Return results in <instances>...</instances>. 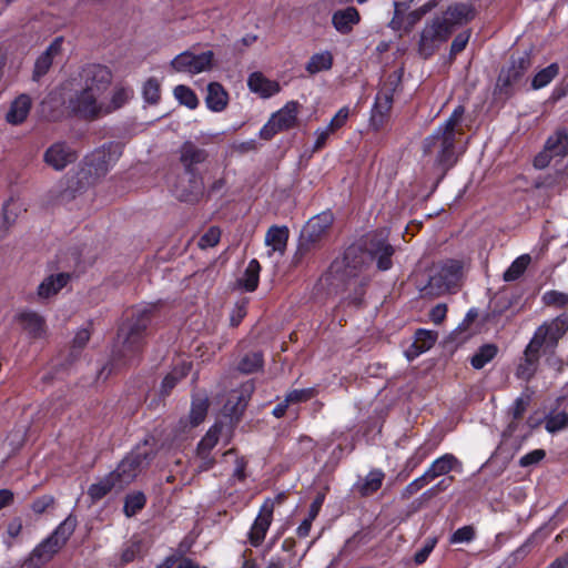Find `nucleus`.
I'll use <instances>...</instances> for the list:
<instances>
[{
  "instance_id": "18",
  "label": "nucleus",
  "mask_w": 568,
  "mask_h": 568,
  "mask_svg": "<svg viewBox=\"0 0 568 568\" xmlns=\"http://www.w3.org/2000/svg\"><path fill=\"white\" fill-rule=\"evenodd\" d=\"M209 158L205 149L197 146L192 141H185L179 150V159L185 174H200L196 165L204 163Z\"/></svg>"
},
{
  "instance_id": "28",
  "label": "nucleus",
  "mask_w": 568,
  "mask_h": 568,
  "mask_svg": "<svg viewBox=\"0 0 568 568\" xmlns=\"http://www.w3.org/2000/svg\"><path fill=\"white\" fill-rule=\"evenodd\" d=\"M250 399V394L245 390H233L230 393L226 403L223 406V413L236 422L245 410Z\"/></svg>"
},
{
  "instance_id": "52",
  "label": "nucleus",
  "mask_w": 568,
  "mask_h": 568,
  "mask_svg": "<svg viewBox=\"0 0 568 568\" xmlns=\"http://www.w3.org/2000/svg\"><path fill=\"white\" fill-rule=\"evenodd\" d=\"M434 446L429 443H424L420 445L413 455L406 460L405 468L408 470H414L417 468L433 452Z\"/></svg>"
},
{
  "instance_id": "35",
  "label": "nucleus",
  "mask_w": 568,
  "mask_h": 568,
  "mask_svg": "<svg viewBox=\"0 0 568 568\" xmlns=\"http://www.w3.org/2000/svg\"><path fill=\"white\" fill-rule=\"evenodd\" d=\"M545 150L550 152V155L565 158L568 153V131L558 129L547 139Z\"/></svg>"
},
{
  "instance_id": "24",
  "label": "nucleus",
  "mask_w": 568,
  "mask_h": 568,
  "mask_svg": "<svg viewBox=\"0 0 568 568\" xmlns=\"http://www.w3.org/2000/svg\"><path fill=\"white\" fill-rule=\"evenodd\" d=\"M301 104L297 101H288L283 108L272 114V119L282 132L291 130L297 124V115Z\"/></svg>"
},
{
  "instance_id": "60",
  "label": "nucleus",
  "mask_w": 568,
  "mask_h": 568,
  "mask_svg": "<svg viewBox=\"0 0 568 568\" xmlns=\"http://www.w3.org/2000/svg\"><path fill=\"white\" fill-rule=\"evenodd\" d=\"M546 457V452L541 448L534 449L520 457L518 464L520 467L537 465Z\"/></svg>"
},
{
  "instance_id": "42",
  "label": "nucleus",
  "mask_w": 568,
  "mask_h": 568,
  "mask_svg": "<svg viewBox=\"0 0 568 568\" xmlns=\"http://www.w3.org/2000/svg\"><path fill=\"white\" fill-rule=\"evenodd\" d=\"M209 398L206 396L196 395L192 399L190 410V422L193 426L201 424L207 414Z\"/></svg>"
},
{
  "instance_id": "19",
  "label": "nucleus",
  "mask_w": 568,
  "mask_h": 568,
  "mask_svg": "<svg viewBox=\"0 0 568 568\" xmlns=\"http://www.w3.org/2000/svg\"><path fill=\"white\" fill-rule=\"evenodd\" d=\"M540 349L531 341L528 343L524 351V356L516 368L517 378L529 382L535 376L540 358Z\"/></svg>"
},
{
  "instance_id": "21",
  "label": "nucleus",
  "mask_w": 568,
  "mask_h": 568,
  "mask_svg": "<svg viewBox=\"0 0 568 568\" xmlns=\"http://www.w3.org/2000/svg\"><path fill=\"white\" fill-rule=\"evenodd\" d=\"M290 237V230L287 226L272 225L265 234V245L270 247L267 256L271 257L273 253L284 255Z\"/></svg>"
},
{
  "instance_id": "41",
  "label": "nucleus",
  "mask_w": 568,
  "mask_h": 568,
  "mask_svg": "<svg viewBox=\"0 0 568 568\" xmlns=\"http://www.w3.org/2000/svg\"><path fill=\"white\" fill-rule=\"evenodd\" d=\"M531 397L528 394H521L515 399L508 409V415L511 416V422L508 424V432L514 433L517 428V420H519L530 404Z\"/></svg>"
},
{
  "instance_id": "27",
  "label": "nucleus",
  "mask_w": 568,
  "mask_h": 568,
  "mask_svg": "<svg viewBox=\"0 0 568 568\" xmlns=\"http://www.w3.org/2000/svg\"><path fill=\"white\" fill-rule=\"evenodd\" d=\"M530 64L531 62L528 55L514 59L509 68L501 72L499 80L504 85H514L521 80L524 74L530 68Z\"/></svg>"
},
{
  "instance_id": "51",
  "label": "nucleus",
  "mask_w": 568,
  "mask_h": 568,
  "mask_svg": "<svg viewBox=\"0 0 568 568\" xmlns=\"http://www.w3.org/2000/svg\"><path fill=\"white\" fill-rule=\"evenodd\" d=\"M142 95L146 103L156 104L161 98V85L158 79L150 78L145 81L142 89Z\"/></svg>"
},
{
  "instance_id": "59",
  "label": "nucleus",
  "mask_w": 568,
  "mask_h": 568,
  "mask_svg": "<svg viewBox=\"0 0 568 568\" xmlns=\"http://www.w3.org/2000/svg\"><path fill=\"white\" fill-rule=\"evenodd\" d=\"M53 58L49 53H42L34 63L33 79L38 80L43 77L51 68Z\"/></svg>"
},
{
  "instance_id": "39",
  "label": "nucleus",
  "mask_w": 568,
  "mask_h": 568,
  "mask_svg": "<svg viewBox=\"0 0 568 568\" xmlns=\"http://www.w3.org/2000/svg\"><path fill=\"white\" fill-rule=\"evenodd\" d=\"M113 488L119 489V483L110 473L103 477L99 483L92 484L88 489V495L93 501H98L105 497Z\"/></svg>"
},
{
  "instance_id": "53",
  "label": "nucleus",
  "mask_w": 568,
  "mask_h": 568,
  "mask_svg": "<svg viewBox=\"0 0 568 568\" xmlns=\"http://www.w3.org/2000/svg\"><path fill=\"white\" fill-rule=\"evenodd\" d=\"M317 395V389L314 387L303 388V389H293L288 392L285 396L286 403L300 404L306 403L310 399L314 398Z\"/></svg>"
},
{
  "instance_id": "2",
  "label": "nucleus",
  "mask_w": 568,
  "mask_h": 568,
  "mask_svg": "<svg viewBox=\"0 0 568 568\" xmlns=\"http://www.w3.org/2000/svg\"><path fill=\"white\" fill-rule=\"evenodd\" d=\"M465 108L457 105L449 118L423 141L424 155L436 153L435 164L445 174L457 162L456 136L464 134L462 126Z\"/></svg>"
},
{
  "instance_id": "16",
  "label": "nucleus",
  "mask_w": 568,
  "mask_h": 568,
  "mask_svg": "<svg viewBox=\"0 0 568 568\" xmlns=\"http://www.w3.org/2000/svg\"><path fill=\"white\" fill-rule=\"evenodd\" d=\"M77 158V152L67 142L60 141L45 150L43 162L55 171H62L75 162Z\"/></svg>"
},
{
  "instance_id": "61",
  "label": "nucleus",
  "mask_w": 568,
  "mask_h": 568,
  "mask_svg": "<svg viewBox=\"0 0 568 568\" xmlns=\"http://www.w3.org/2000/svg\"><path fill=\"white\" fill-rule=\"evenodd\" d=\"M436 544H437L436 538L427 539L426 542L424 544V546L419 550H417L416 554L414 555L415 564L423 565L428 559V557L432 554V551L434 550Z\"/></svg>"
},
{
  "instance_id": "10",
  "label": "nucleus",
  "mask_w": 568,
  "mask_h": 568,
  "mask_svg": "<svg viewBox=\"0 0 568 568\" xmlns=\"http://www.w3.org/2000/svg\"><path fill=\"white\" fill-rule=\"evenodd\" d=\"M568 331V313H562L556 318L545 322L534 333L531 342L539 348L554 349L558 341Z\"/></svg>"
},
{
  "instance_id": "54",
  "label": "nucleus",
  "mask_w": 568,
  "mask_h": 568,
  "mask_svg": "<svg viewBox=\"0 0 568 568\" xmlns=\"http://www.w3.org/2000/svg\"><path fill=\"white\" fill-rule=\"evenodd\" d=\"M476 537V530L471 525H466L458 528L454 531L449 537V544H468L473 541Z\"/></svg>"
},
{
  "instance_id": "31",
  "label": "nucleus",
  "mask_w": 568,
  "mask_h": 568,
  "mask_svg": "<svg viewBox=\"0 0 568 568\" xmlns=\"http://www.w3.org/2000/svg\"><path fill=\"white\" fill-rule=\"evenodd\" d=\"M334 55L331 51L324 50L311 55L305 64V70L310 75L317 74L323 71H328L333 68Z\"/></svg>"
},
{
  "instance_id": "7",
  "label": "nucleus",
  "mask_w": 568,
  "mask_h": 568,
  "mask_svg": "<svg viewBox=\"0 0 568 568\" xmlns=\"http://www.w3.org/2000/svg\"><path fill=\"white\" fill-rule=\"evenodd\" d=\"M402 78L399 73H390L381 84L375 97V101L371 111L369 126L378 132L386 124L390 110L393 108L394 94L399 88Z\"/></svg>"
},
{
  "instance_id": "3",
  "label": "nucleus",
  "mask_w": 568,
  "mask_h": 568,
  "mask_svg": "<svg viewBox=\"0 0 568 568\" xmlns=\"http://www.w3.org/2000/svg\"><path fill=\"white\" fill-rule=\"evenodd\" d=\"M152 316L150 307H135L131 311V315L118 332V341L113 349L115 362L126 365L140 356Z\"/></svg>"
},
{
  "instance_id": "46",
  "label": "nucleus",
  "mask_w": 568,
  "mask_h": 568,
  "mask_svg": "<svg viewBox=\"0 0 568 568\" xmlns=\"http://www.w3.org/2000/svg\"><path fill=\"white\" fill-rule=\"evenodd\" d=\"M437 6L436 0H430L420 8L405 14L404 33H409L414 26L430 10Z\"/></svg>"
},
{
  "instance_id": "58",
  "label": "nucleus",
  "mask_w": 568,
  "mask_h": 568,
  "mask_svg": "<svg viewBox=\"0 0 568 568\" xmlns=\"http://www.w3.org/2000/svg\"><path fill=\"white\" fill-rule=\"evenodd\" d=\"M221 239V230L217 226H211L199 240L201 248L214 247Z\"/></svg>"
},
{
  "instance_id": "44",
  "label": "nucleus",
  "mask_w": 568,
  "mask_h": 568,
  "mask_svg": "<svg viewBox=\"0 0 568 568\" xmlns=\"http://www.w3.org/2000/svg\"><path fill=\"white\" fill-rule=\"evenodd\" d=\"M146 504V497L142 491L128 494L124 499L123 511L126 517H133L141 511Z\"/></svg>"
},
{
  "instance_id": "11",
  "label": "nucleus",
  "mask_w": 568,
  "mask_h": 568,
  "mask_svg": "<svg viewBox=\"0 0 568 568\" xmlns=\"http://www.w3.org/2000/svg\"><path fill=\"white\" fill-rule=\"evenodd\" d=\"M388 234L384 231L375 232L367 236L365 247L369 254V262L375 260L379 271H387L393 266L392 257L395 253L394 246L387 240Z\"/></svg>"
},
{
  "instance_id": "6",
  "label": "nucleus",
  "mask_w": 568,
  "mask_h": 568,
  "mask_svg": "<svg viewBox=\"0 0 568 568\" xmlns=\"http://www.w3.org/2000/svg\"><path fill=\"white\" fill-rule=\"evenodd\" d=\"M463 278V263L458 260H446L434 266L425 286L428 293L440 295L459 290Z\"/></svg>"
},
{
  "instance_id": "34",
  "label": "nucleus",
  "mask_w": 568,
  "mask_h": 568,
  "mask_svg": "<svg viewBox=\"0 0 568 568\" xmlns=\"http://www.w3.org/2000/svg\"><path fill=\"white\" fill-rule=\"evenodd\" d=\"M457 464L458 459L453 454H445L436 458L425 474L432 481L439 476L450 473Z\"/></svg>"
},
{
  "instance_id": "37",
  "label": "nucleus",
  "mask_w": 568,
  "mask_h": 568,
  "mask_svg": "<svg viewBox=\"0 0 568 568\" xmlns=\"http://www.w3.org/2000/svg\"><path fill=\"white\" fill-rule=\"evenodd\" d=\"M191 369V364L181 363L176 365L162 381L161 384V394L163 396H168L171 390L176 386V384L187 376Z\"/></svg>"
},
{
  "instance_id": "5",
  "label": "nucleus",
  "mask_w": 568,
  "mask_h": 568,
  "mask_svg": "<svg viewBox=\"0 0 568 568\" xmlns=\"http://www.w3.org/2000/svg\"><path fill=\"white\" fill-rule=\"evenodd\" d=\"M123 153V146L118 142H109L93 150L83 160L82 172L94 183L108 174Z\"/></svg>"
},
{
  "instance_id": "49",
  "label": "nucleus",
  "mask_w": 568,
  "mask_h": 568,
  "mask_svg": "<svg viewBox=\"0 0 568 568\" xmlns=\"http://www.w3.org/2000/svg\"><path fill=\"white\" fill-rule=\"evenodd\" d=\"M545 429L555 434L568 426V414L566 412L550 413L545 417Z\"/></svg>"
},
{
  "instance_id": "4",
  "label": "nucleus",
  "mask_w": 568,
  "mask_h": 568,
  "mask_svg": "<svg viewBox=\"0 0 568 568\" xmlns=\"http://www.w3.org/2000/svg\"><path fill=\"white\" fill-rule=\"evenodd\" d=\"M75 526V518L72 516L67 517L45 539L34 547L24 560L23 566L27 568H39L49 562L69 540Z\"/></svg>"
},
{
  "instance_id": "20",
  "label": "nucleus",
  "mask_w": 568,
  "mask_h": 568,
  "mask_svg": "<svg viewBox=\"0 0 568 568\" xmlns=\"http://www.w3.org/2000/svg\"><path fill=\"white\" fill-rule=\"evenodd\" d=\"M361 22L359 11L355 7L336 10L332 14V24L334 29L343 36L353 32L354 27Z\"/></svg>"
},
{
  "instance_id": "25",
  "label": "nucleus",
  "mask_w": 568,
  "mask_h": 568,
  "mask_svg": "<svg viewBox=\"0 0 568 568\" xmlns=\"http://www.w3.org/2000/svg\"><path fill=\"white\" fill-rule=\"evenodd\" d=\"M71 276L69 273L51 274L38 286L37 295L40 300H47L57 295L67 284Z\"/></svg>"
},
{
  "instance_id": "17",
  "label": "nucleus",
  "mask_w": 568,
  "mask_h": 568,
  "mask_svg": "<svg viewBox=\"0 0 568 568\" xmlns=\"http://www.w3.org/2000/svg\"><path fill=\"white\" fill-rule=\"evenodd\" d=\"M187 183L182 181L173 186L174 196L181 202L196 203L204 194V181L201 174H186Z\"/></svg>"
},
{
  "instance_id": "32",
  "label": "nucleus",
  "mask_w": 568,
  "mask_h": 568,
  "mask_svg": "<svg viewBox=\"0 0 568 568\" xmlns=\"http://www.w3.org/2000/svg\"><path fill=\"white\" fill-rule=\"evenodd\" d=\"M333 215L328 212H323L314 217H312L305 227V232L307 233V237L311 241L318 240L323 233L332 225Z\"/></svg>"
},
{
  "instance_id": "33",
  "label": "nucleus",
  "mask_w": 568,
  "mask_h": 568,
  "mask_svg": "<svg viewBox=\"0 0 568 568\" xmlns=\"http://www.w3.org/2000/svg\"><path fill=\"white\" fill-rule=\"evenodd\" d=\"M133 98V90L129 87H115L111 100L102 102L103 116L124 106Z\"/></svg>"
},
{
  "instance_id": "1",
  "label": "nucleus",
  "mask_w": 568,
  "mask_h": 568,
  "mask_svg": "<svg viewBox=\"0 0 568 568\" xmlns=\"http://www.w3.org/2000/svg\"><path fill=\"white\" fill-rule=\"evenodd\" d=\"M475 16V7L469 2L450 4L442 16H436L425 24L418 41L419 55L423 59L430 58L458 27L470 22Z\"/></svg>"
},
{
  "instance_id": "29",
  "label": "nucleus",
  "mask_w": 568,
  "mask_h": 568,
  "mask_svg": "<svg viewBox=\"0 0 568 568\" xmlns=\"http://www.w3.org/2000/svg\"><path fill=\"white\" fill-rule=\"evenodd\" d=\"M437 337L438 334L434 331L418 328L414 335V343L407 351V357L415 358L428 351L435 344Z\"/></svg>"
},
{
  "instance_id": "57",
  "label": "nucleus",
  "mask_w": 568,
  "mask_h": 568,
  "mask_svg": "<svg viewBox=\"0 0 568 568\" xmlns=\"http://www.w3.org/2000/svg\"><path fill=\"white\" fill-rule=\"evenodd\" d=\"M542 302L547 306L565 307L568 305V294L559 291H547L542 295Z\"/></svg>"
},
{
  "instance_id": "64",
  "label": "nucleus",
  "mask_w": 568,
  "mask_h": 568,
  "mask_svg": "<svg viewBox=\"0 0 568 568\" xmlns=\"http://www.w3.org/2000/svg\"><path fill=\"white\" fill-rule=\"evenodd\" d=\"M470 38V31H463L458 33L450 45V54L456 55L460 53L467 45Z\"/></svg>"
},
{
  "instance_id": "56",
  "label": "nucleus",
  "mask_w": 568,
  "mask_h": 568,
  "mask_svg": "<svg viewBox=\"0 0 568 568\" xmlns=\"http://www.w3.org/2000/svg\"><path fill=\"white\" fill-rule=\"evenodd\" d=\"M408 3L406 2H394V16L389 22V28L394 31H402L404 32V22H405V14L404 11L408 9Z\"/></svg>"
},
{
  "instance_id": "23",
  "label": "nucleus",
  "mask_w": 568,
  "mask_h": 568,
  "mask_svg": "<svg viewBox=\"0 0 568 568\" xmlns=\"http://www.w3.org/2000/svg\"><path fill=\"white\" fill-rule=\"evenodd\" d=\"M17 321L31 338H41L45 335V320L34 311L19 313Z\"/></svg>"
},
{
  "instance_id": "50",
  "label": "nucleus",
  "mask_w": 568,
  "mask_h": 568,
  "mask_svg": "<svg viewBox=\"0 0 568 568\" xmlns=\"http://www.w3.org/2000/svg\"><path fill=\"white\" fill-rule=\"evenodd\" d=\"M175 99L183 105L193 110L199 105V99L194 91L186 85L180 84L174 88Z\"/></svg>"
},
{
  "instance_id": "36",
  "label": "nucleus",
  "mask_w": 568,
  "mask_h": 568,
  "mask_svg": "<svg viewBox=\"0 0 568 568\" xmlns=\"http://www.w3.org/2000/svg\"><path fill=\"white\" fill-rule=\"evenodd\" d=\"M222 423H215L209 428L204 437L200 440L196 447L197 456L211 455L212 449L217 445L223 429Z\"/></svg>"
},
{
  "instance_id": "40",
  "label": "nucleus",
  "mask_w": 568,
  "mask_h": 568,
  "mask_svg": "<svg viewBox=\"0 0 568 568\" xmlns=\"http://www.w3.org/2000/svg\"><path fill=\"white\" fill-rule=\"evenodd\" d=\"M260 272H261V265L260 262L255 258L251 260L245 268V272L240 280V285L246 291V292H254L260 282Z\"/></svg>"
},
{
  "instance_id": "9",
  "label": "nucleus",
  "mask_w": 568,
  "mask_h": 568,
  "mask_svg": "<svg viewBox=\"0 0 568 568\" xmlns=\"http://www.w3.org/2000/svg\"><path fill=\"white\" fill-rule=\"evenodd\" d=\"M368 265L369 254L365 245L354 243L345 250L341 265L335 262L332 267L336 268L337 272L341 271L344 278H356Z\"/></svg>"
},
{
  "instance_id": "15",
  "label": "nucleus",
  "mask_w": 568,
  "mask_h": 568,
  "mask_svg": "<svg viewBox=\"0 0 568 568\" xmlns=\"http://www.w3.org/2000/svg\"><path fill=\"white\" fill-rule=\"evenodd\" d=\"M145 459V454L132 452L121 460V463L113 471H111L119 483V489H122L124 486L134 480V478L141 471Z\"/></svg>"
},
{
  "instance_id": "14",
  "label": "nucleus",
  "mask_w": 568,
  "mask_h": 568,
  "mask_svg": "<svg viewBox=\"0 0 568 568\" xmlns=\"http://www.w3.org/2000/svg\"><path fill=\"white\" fill-rule=\"evenodd\" d=\"M274 508L275 500L272 498H266L262 504L258 515L253 521L247 534V539L251 546L258 547L264 541L265 536L273 521Z\"/></svg>"
},
{
  "instance_id": "13",
  "label": "nucleus",
  "mask_w": 568,
  "mask_h": 568,
  "mask_svg": "<svg viewBox=\"0 0 568 568\" xmlns=\"http://www.w3.org/2000/svg\"><path fill=\"white\" fill-rule=\"evenodd\" d=\"M80 79L85 88L101 95L112 82V72L105 65L89 63L82 68Z\"/></svg>"
},
{
  "instance_id": "8",
  "label": "nucleus",
  "mask_w": 568,
  "mask_h": 568,
  "mask_svg": "<svg viewBox=\"0 0 568 568\" xmlns=\"http://www.w3.org/2000/svg\"><path fill=\"white\" fill-rule=\"evenodd\" d=\"M99 97V94L83 85L82 89L75 90L67 99L65 105L73 115L83 120L93 121L103 116L102 102L98 100Z\"/></svg>"
},
{
  "instance_id": "48",
  "label": "nucleus",
  "mask_w": 568,
  "mask_h": 568,
  "mask_svg": "<svg viewBox=\"0 0 568 568\" xmlns=\"http://www.w3.org/2000/svg\"><path fill=\"white\" fill-rule=\"evenodd\" d=\"M559 67L557 63H551L536 73L531 81V87L535 90L541 89L549 84L552 79L558 74Z\"/></svg>"
},
{
  "instance_id": "63",
  "label": "nucleus",
  "mask_w": 568,
  "mask_h": 568,
  "mask_svg": "<svg viewBox=\"0 0 568 568\" xmlns=\"http://www.w3.org/2000/svg\"><path fill=\"white\" fill-rule=\"evenodd\" d=\"M349 110L347 106L341 108L337 113L332 118L327 129H331V131L334 133L338 129L343 128L348 119Z\"/></svg>"
},
{
  "instance_id": "55",
  "label": "nucleus",
  "mask_w": 568,
  "mask_h": 568,
  "mask_svg": "<svg viewBox=\"0 0 568 568\" xmlns=\"http://www.w3.org/2000/svg\"><path fill=\"white\" fill-rule=\"evenodd\" d=\"M142 542L139 539H132L125 544L121 552V565L132 562L136 557L141 555Z\"/></svg>"
},
{
  "instance_id": "26",
  "label": "nucleus",
  "mask_w": 568,
  "mask_h": 568,
  "mask_svg": "<svg viewBox=\"0 0 568 568\" xmlns=\"http://www.w3.org/2000/svg\"><path fill=\"white\" fill-rule=\"evenodd\" d=\"M248 89L260 94L262 98H270L280 92L281 87L276 81H272L263 75L262 72H253L247 79Z\"/></svg>"
},
{
  "instance_id": "22",
  "label": "nucleus",
  "mask_w": 568,
  "mask_h": 568,
  "mask_svg": "<svg viewBox=\"0 0 568 568\" xmlns=\"http://www.w3.org/2000/svg\"><path fill=\"white\" fill-rule=\"evenodd\" d=\"M31 106L32 100L28 94L22 93L18 95L10 103L9 110L6 113V121L11 125L22 124L27 120Z\"/></svg>"
},
{
  "instance_id": "45",
  "label": "nucleus",
  "mask_w": 568,
  "mask_h": 568,
  "mask_svg": "<svg viewBox=\"0 0 568 568\" xmlns=\"http://www.w3.org/2000/svg\"><path fill=\"white\" fill-rule=\"evenodd\" d=\"M263 362V354L261 352H251L241 358L237 369L244 374H252L262 368Z\"/></svg>"
},
{
  "instance_id": "12",
  "label": "nucleus",
  "mask_w": 568,
  "mask_h": 568,
  "mask_svg": "<svg viewBox=\"0 0 568 568\" xmlns=\"http://www.w3.org/2000/svg\"><path fill=\"white\" fill-rule=\"evenodd\" d=\"M213 59L214 53L212 51H205L200 54L184 51L171 61V67L176 72L199 74L212 69Z\"/></svg>"
},
{
  "instance_id": "62",
  "label": "nucleus",
  "mask_w": 568,
  "mask_h": 568,
  "mask_svg": "<svg viewBox=\"0 0 568 568\" xmlns=\"http://www.w3.org/2000/svg\"><path fill=\"white\" fill-rule=\"evenodd\" d=\"M429 478L424 473L418 478L414 479L412 483H409L405 489L403 490V497L408 498L416 493H418L424 486H426L429 483Z\"/></svg>"
},
{
  "instance_id": "47",
  "label": "nucleus",
  "mask_w": 568,
  "mask_h": 568,
  "mask_svg": "<svg viewBox=\"0 0 568 568\" xmlns=\"http://www.w3.org/2000/svg\"><path fill=\"white\" fill-rule=\"evenodd\" d=\"M530 262V256L528 254L521 255L517 257L510 266L504 273V280L506 282H513L518 280L526 271L528 264Z\"/></svg>"
},
{
  "instance_id": "38",
  "label": "nucleus",
  "mask_w": 568,
  "mask_h": 568,
  "mask_svg": "<svg viewBox=\"0 0 568 568\" xmlns=\"http://www.w3.org/2000/svg\"><path fill=\"white\" fill-rule=\"evenodd\" d=\"M385 474L381 469H372L364 480L357 486V491L362 497H368L375 494L383 485Z\"/></svg>"
},
{
  "instance_id": "30",
  "label": "nucleus",
  "mask_w": 568,
  "mask_h": 568,
  "mask_svg": "<svg viewBox=\"0 0 568 568\" xmlns=\"http://www.w3.org/2000/svg\"><path fill=\"white\" fill-rule=\"evenodd\" d=\"M227 102L229 93L223 85L217 82H211L207 85L206 106L213 112H221L227 106Z\"/></svg>"
},
{
  "instance_id": "43",
  "label": "nucleus",
  "mask_w": 568,
  "mask_h": 568,
  "mask_svg": "<svg viewBox=\"0 0 568 568\" xmlns=\"http://www.w3.org/2000/svg\"><path fill=\"white\" fill-rule=\"evenodd\" d=\"M498 348L494 344H485L470 358V364L474 368L480 369L497 355Z\"/></svg>"
}]
</instances>
